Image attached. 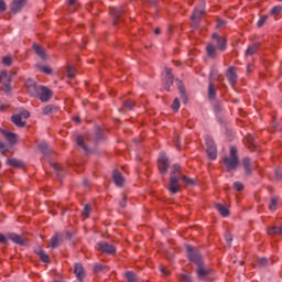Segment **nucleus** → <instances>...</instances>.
Listing matches in <instances>:
<instances>
[{"label":"nucleus","instance_id":"c9c22d12","mask_svg":"<svg viewBox=\"0 0 282 282\" xmlns=\"http://www.w3.org/2000/svg\"><path fill=\"white\" fill-rule=\"evenodd\" d=\"M181 180L188 186H195V181L193 178L186 177V175H183Z\"/></svg>","mask_w":282,"mask_h":282},{"label":"nucleus","instance_id":"4c0bfd02","mask_svg":"<svg viewBox=\"0 0 282 282\" xmlns=\"http://www.w3.org/2000/svg\"><path fill=\"white\" fill-rule=\"evenodd\" d=\"M281 11H282V7L276 6L271 9V14H272V17H276V15L281 14Z\"/></svg>","mask_w":282,"mask_h":282},{"label":"nucleus","instance_id":"69168bd1","mask_svg":"<svg viewBox=\"0 0 282 282\" xmlns=\"http://www.w3.org/2000/svg\"><path fill=\"white\" fill-rule=\"evenodd\" d=\"M100 138H102V133L100 132V130H98L97 131L96 142H100Z\"/></svg>","mask_w":282,"mask_h":282},{"label":"nucleus","instance_id":"b1692460","mask_svg":"<svg viewBox=\"0 0 282 282\" xmlns=\"http://www.w3.org/2000/svg\"><path fill=\"white\" fill-rule=\"evenodd\" d=\"M61 241H63V236L61 234H56L51 238V248H58V246H61Z\"/></svg>","mask_w":282,"mask_h":282},{"label":"nucleus","instance_id":"f8f14e48","mask_svg":"<svg viewBox=\"0 0 282 282\" xmlns=\"http://www.w3.org/2000/svg\"><path fill=\"white\" fill-rule=\"evenodd\" d=\"M226 77L228 78L230 85H232V87H235V85H237V80H239V78L237 77V69L235 68V66H230L227 69V74Z\"/></svg>","mask_w":282,"mask_h":282},{"label":"nucleus","instance_id":"13d9d810","mask_svg":"<svg viewBox=\"0 0 282 282\" xmlns=\"http://www.w3.org/2000/svg\"><path fill=\"white\" fill-rule=\"evenodd\" d=\"M234 188L236 191H242L243 189V185L240 182H236V183H234Z\"/></svg>","mask_w":282,"mask_h":282},{"label":"nucleus","instance_id":"20e7f679","mask_svg":"<svg viewBox=\"0 0 282 282\" xmlns=\"http://www.w3.org/2000/svg\"><path fill=\"white\" fill-rule=\"evenodd\" d=\"M186 251H187V257H188L189 261L195 263V265H197V268L199 265H204V260L202 258V253H199V251H197V249L193 248V246H191V245H187Z\"/></svg>","mask_w":282,"mask_h":282},{"label":"nucleus","instance_id":"de8ad7c7","mask_svg":"<svg viewBox=\"0 0 282 282\" xmlns=\"http://www.w3.org/2000/svg\"><path fill=\"white\" fill-rule=\"evenodd\" d=\"M123 107L126 109H129V111H131V109H133V107H134V104H133L132 100H127V101L123 102Z\"/></svg>","mask_w":282,"mask_h":282},{"label":"nucleus","instance_id":"6e6d98bb","mask_svg":"<svg viewBox=\"0 0 282 282\" xmlns=\"http://www.w3.org/2000/svg\"><path fill=\"white\" fill-rule=\"evenodd\" d=\"M258 263H259V265H261L263 268V267L268 265V259L260 258V259H258Z\"/></svg>","mask_w":282,"mask_h":282},{"label":"nucleus","instance_id":"338daca9","mask_svg":"<svg viewBox=\"0 0 282 282\" xmlns=\"http://www.w3.org/2000/svg\"><path fill=\"white\" fill-rule=\"evenodd\" d=\"M223 25H226V22H225V21H219V22L217 23V28H221Z\"/></svg>","mask_w":282,"mask_h":282},{"label":"nucleus","instance_id":"2eb2a0df","mask_svg":"<svg viewBox=\"0 0 282 282\" xmlns=\"http://www.w3.org/2000/svg\"><path fill=\"white\" fill-rule=\"evenodd\" d=\"M7 237L18 246H25V239H23V237H21L19 234L10 232L7 235Z\"/></svg>","mask_w":282,"mask_h":282},{"label":"nucleus","instance_id":"aec40b11","mask_svg":"<svg viewBox=\"0 0 282 282\" xmlns=\"http://www.w3.org/2000/svg\"><path fill=\"white\" fill-rule=\"evenodd\" d=\"M182 167L178 164H174L171 170L170 177H176V180H182Z\"/></svg>","mask_w":282,"mask_h":282},{"label":"nucleus","instance_id":"423d86ee","mask_svg":"<svg viewBox=\"0 0 282 282\" xmlns=\"http://www.w3.org/2000/svg\"><path fill=\"white\" fill-rule=\"evenodd\" d=\"M207 155L210 160H217V145L210 138H206Z\"/></svg>","mask_w":282,"mask_h":282},{"label":"nucleus","instance_id":"f3484780","mask_svg":"<svg viewBox=\"0 0 282 282\" xmlns=\"http://www.w3.org/2000/svg\"><path fill=\"white\" fill-rule=\"evenodd\" d=\"M196 273L198 279H206V276H208L210 274V269H207L206 267H204V264H200L197 267L196 269Z\"/></svg>","mask_w":282,"mask_h":282},{"label":"nucleus","instance_id":"393cba45","mask_svg":"<svg viewBox=\"0 0 282 282\" xmlns=\"http://www.w3.org/2000/svg\"><path fill=\"white\" fill-rule=\"evenodd\" d=\"M54 111H58V107H55L53 105H47L43 108L42 113L43 116H50V113H54Z\"/></svg>","mask_w":282,"mask_h":282},{"label":"nucleus","instance_id":"6e6552de","mask_svg":"<svg viewBox=\"0 0 282 282\" xmlns=\"http://www.w3.org/2000/svg\"><path fill=\"white\" fill-rule=\"evenodd\" d=\"M109 12L113 17V25H118V23L122 21V14H124V10H122V8L113 7L110 8Z\"/></svg>","mask_w":282,"mask_h":282},{"label":"nucleus","instance_id":"a19ab883","mask_svg":"<svg viewBox=\"0 0 282 282\" xmlns=\"http://www.w3.org/2000/svg\"><path fill=\"white\" fill-rule=\"evenodd\" d=\"M89 213H91V207H89V205H85L83 210V217L87 219L89 217Z\"/></svg>","mask_w":282,"mask_h":282},{"label":"nucleus","instance_id":"f704fd0d","mask_svg":"<svg viewBox=\"0 0 282 282\" xmlns=\"http://www.w3.org/2000/svg\"><path fill=\"white\" fill-rule=\"evenodd\" d=\"M53 169L57 171V177H63V165L59 163H54Z\"/></svg>","mask_w":282,"mask_h":282},{"label":"nucleus","instance_id":"ea45409f","mask_svg":"<svg viewBox=\"0 0 282 282\" xmlns=\"http://www.w3.org/2000/svg\"><path fill=\"white\" fill-rule=\"evenodd\" d=\"M76 76V69L72 66H68L67 68V77L68 78H75Z\"/></svg>","mask_w":282,"mask_h":282},{"label":"nucleus","instance_id":"2f4dec72","mask_svg":"<svg viewBox=\"0 0 282 282\" xmlns=\"http://www.w3.org/2000/svg\"><path fill=\"white\" fill-rule=\"evenodd\" d=\"M76 142H77L78 147H80L84 151H89V149L85 144V139H83L82 135L76 137Z\"/></svg>","mask_w":282,"mask_h":282},{"label":"nucleus","instance_id":"864d4df0","mask_svg":"<svg viewBox=\"0 0 282 282\" xmlns=\"http://www.w3.org/2000/svg\"><path fill=\"white\" fill-rule=\"evenodd\" d=\"M8 10V6L4 0H0V12H6Z\"/></svg>","mask_w":282,"mask_h":282},{"label":"nucleus","instance_id":"e2e57ef3","mask_svg":"<svg viewBox=\"0 0 282 282\" xmlns=\"http://www.w3.org/2000/svg\"><path fill=\"white\" fill-rule=\"evenodd\" d=\"M0 151H1L2 155H6V143L0 142Z\"/></svg>","mask_w":282,"mask_h":282},{"label":"nucleus","instance_id":"0e129e2a","mask_svg":"<svg viewBox=\"0 0 282 282\" xmlns=\"http://www.w3.org/2000/svg\"><path fill=\"white\" fill-rule=\"evenodd\" d=\"M8 107H10L9 105L2 104L0 102V111H6V109H8Z\"/></svg>","mask_w":282,"mask_h":282},{"label":"nucleus","instance_id":"dca6fc26","mask_svg":"<svg viewBox=\"0 0 282 282\" xmlns=\"http://www.w3.org/2000/svg\"><path fill=\"white\" fill-rule=\"evenodd\" d=\"M202 17H204V9H195L191 18L193 24L198 25L199 21H202Z\"/></svg>","mask_w":282,"mask_h":282},{"label":"nucleus","instance_id":"6ab92c4d","mask_svg":"<svg viewBox=\"0 0 282 282\" xmlns=\"http://www.w3.org/2000/svg\"><path fill=\"white\" fill-rule=\"evenodd\" d=\"M112 180H113L116 186L124 185V176H122V173H120V171L113 172Z\"/></svg>","mask_w":282,"mask_h":282},{"label":"nucleus","instance_id":"1a4fd4ad","mask_svg":"<svg viewBox=\"0 0 282 282\" xmlns=\"http://www.w3.org/2000/svg\"><path fill=\"white\" fill-rule=\"evenodd\" d=\"M180 178L176 176H170V184L167 187V191L172 193V195H176V193H180L181 186H180Z\"/></svg>","mask_w":282,"mask_h":282},{"label":"nucleus","instance_id":"72a5a7b5","mask_svg":"<svg viewBox=\"0 0 282 282\" xmlns=\"http://www.w3.org/2000/svg\"><path fill=\"white\" fill-rule=\"evenodd\" d=\"M37 254L41 261H43L44 263H50V256H47V253H45L43 250H40Z\"/></svg>","mask_w":282,"mask_h":282},{"label":"nucleus","instance_id":"bb28decb","mask_svg":"<svg viewBox=\"0 0 282 282\" xmlns=\"http://www.w3.org/2000/svg\"><path fill=\"white\" fill-rule=\"evenodd\" d=\"M216 208L223 217H228L230 215V210H228L223 204H216Z\"/></svg>","mask_w":282,"mask_h":282},{"label":"nucleus","instance_id":"cd10ccee","mask_svg":"<svg viewBox=\"0 0 282 282\" xmlns=\"http://www.w3.org/2000/svg\"><path fill=\"white\" fill-rule=\"evenodd\" d=\"M215 96H217V91L215 89V84L210 83L208 86V98L210 100H215Z\"/></svg>","mask_w":282,"mask_h":282},{"label":"nucleus","instance_id":"e433bc0d","mask_svg":"<svg viewBox=\"0 0 282 282\" xmlns=\"http://www.w3.org/2000/svg\"><path fill=\"white\" fill-rule=\"evenodd\" d=\"M180 282H191V275L188 273H183L178 276Z\"/></svg>","mask_w":282,"mask_h":282},{"label":"nucleus","instance_id":"774afa93","mask_svg":"<svg viewBox=\"0 0 282 282\" xmlns=\"http://www.w3.org/2000/svg\"><path fill=\"white\" fill-rule=\"evenodd\" d=\"M76 3V0H68V6H74Z\"/></svg>","mask_w":282,"mask_h":282},{"label":"nucleus","instance_id":"5701e85b","mask_svg":"<svg viewBox=\"0 0 282 282\" xmlns=\"http://www.w3.org/2000/svg\"><path fill=\"white\" fill-rule=\"evenodd\" d=\"M261 47V42H256L251 46H249L246 51V56H252L253 54H257V50Z\"/></svg>","mask_w":282,"mask_h":282},{"label":"nucleus","instance_id":"4468645a","mask_svg":"<svg viewBox=\"0 0 282 282\" xmlns=\"http://www.w3.org/2000/svg\"><path fill=\"white\" fill-rule=\"evenodd\" d=\"M74 274L77 281L83 282V279H85L86 276L85 268H83V264L75 263Z\"/></svg>","mask_w":282,"mask_h":282},{"label":"nucleus","instance_id":"37998d69","mask_svg":"<svg viewBox=\"0 0 282 282\" xmlns=\"http://www.w3.org/2000/svg\"><path fill=\"white\" fill-rule=\"evenodd\" d=\"M245 142H247L249 144V149H250V147H254V138H252V135H250V134H248L245 138Z\"/></svg>","mask_w":282,"mask_h":282},{"label":"nucleus","instance_id":"bf43d9fd","mask_svg":"<svg viewBox=\"0 0 282 282\" xmlns=\"http://www.w3.org/2000/svg\"><path fill=\"white\" fill-rule=\"evenodd\" d=\"M19 116H21V118H24L25 120H28V118H30V111L23 110L21 113H19Z\"/></svg>","mask_w":282,"mask_h":282},{"label":"nucleus","instance_id":"79ce46f5","mask_svg":"<svg viewBox=\"0 0 282 282\" xmlns=\"http://www.w3.org/2000/svg\"><path fill=\"white\" fill-rule=\"evenodd\" d=\"M2 91H4V94H7V96H9V94H11V91H12V87L10 86V84L4 83L2 86Z\"/></svg>","mask_w":282,"mask_h":282},{"label":"nucleus","instance_id":"a211bd4d","mask_svg":"<svg viewBox=\"0 0 282 282\" xmlns=\"http://www.w3.org/2000/svg\"><path fill=\"white\" fill-rule=\"evenodd\" d=\"M33 50L36 54V56H40L42 61H47V53H45V48H43L39 44H33Z\"/></svg>","mask_w":282,"mask_h":282},{"label":"nucleus","instance_id":"49530a36","mask_svg":"<svg viewBox=\"0 0 282 282\" xmlns=\"http://www.w3.org/2000/svg\"><path fill=\"white\" fill-rule=\"evenodd\" d=\"M265 21H268V15H262L258 21V28H263V25H265Z\"/></svg>","mask_w":282,"mask_h":282},{"label":"nucleus","instance_id":"0eeeda50","mask_svg":"<svg viewBox=\"0 0 282 282\" xmlns=\"http://www.w3.org/2000/svg\"><path fill=\"white\" fill-rule=\"evenodd\" d=\"M97 249L99 252H105L106 254H115L116 247L109 242L100 241L97 243Z\"/></svg>","mask_w":282,"mask_h":282},{"label":"nucleus","instance_id":"a878e982","mask_svg":"<svg viewBox=\"0 0 282 282\" xmlns=\"http://www.w3.org/2000/svg\"><path fill=\"white\" fill-rule=\"evenodd\" d=\"M278 206H279V196L271 197L269 203V210L274 212L276 210Z\"/></svg>","mask_w":282,"mask_h":282},{"label":"nucleus","instance_id":"f03ea898","mask_svg":"<svg viewBox=\"0 0 282 282\" xmlns=\"http://www.w3.org/2000/svg\"><path fill=\"white\" fill-rule=\"evenodd\" d=\"M212 39L213 42L208 43L206 46L207 56L209 58H217V50H219V52H225L226 47H228V41L217 33H214Z\"/></svg>","mask_w":282,"mask_h":282},{"label":"nucleus","instance_id":"4d7b16f0","mask_svg":"<svg viewBox=\"0 0 282 282\" xmlns=\"http://www.w3.org/2000/svg\"><path fill=\"white\" fill-rule=\"evenodd\" d=\"M102 270H105V267L102 264L94 265V272H102Z\"/></svg>","mask_w":282,"mask_h":282},{"label":"nucleus","instance_id":"c85d7f7f","mask_svg":"<svg viewBox=\"0 0 282 282\" xmlns=\"http://www.w3.org/2000/svg\"><path fill=\"white\" fill-rule=\"evenodd\" d=\"M39 149L43 155H47V153H50V144L47 142L40 143Z\"/></svg>","mask_w":282,"mask_h":282},{"label":"nucleus","instance_id":"7ed1b4c3","mask_svg":"<svg viewBox=\"0 0 282 282\" xmlns=\"http://www.w3.org/2000/svg\"><path fill=\"white\" fill-rule=\"evenodd\" d=\"M223 162L226 166L227 173H230V171H237V167L239 166V155L237 154V148L235 145L229 148V155L225 156Z\"/></svg>","mask_w":282,"mask_h":282},{"label":"nucleus","instance_id":"c03bdc74","mask_svg":"<svg viewBox=\"0 0 282 282\" xmlns=\"http://www.w3.org/2000/svg\"><path fill=\"white\" fill-rule=\"evenodd\" d=\"M6 80L8 83H10V77H8V73L1 72V74H0V83H6Z\"/></svg>","mask_w":282,"mask_h":282},{"label":"nucleus","instance_id":"3c124183","mask_svg":"<svg viewBox=\"0 0 282 282\" xmlns=\"http://www.w3.org/2000/svg\"><path fill=\"white\" fill-rule=\"evenodd\" d=\"M121 208H127V195H122L121 200L119 202Z\"/></svg>","mask_w":282,"mask_h":282},{"label":"nucleus","instance_id":"f257e3e1","mask_svg":"<svg viewBox=\"0 0 282 282\" xmlns=\"http://www.w3.org/2000/svg\"><path fill=\"white\" fill-rule=\"evenodd\" d=\"M25 86L31 96L39 97L42 102H47L52 98V90L50 88L37 85L32 79L26 80Z\"/></svg>","mask_w":282,"mask_h":282},{"label":"nucleus","instance_id":"603ef678","mask_svg":"<svg viewBox=\"0 0 282 282\" xmlns=\"http://www.w3.org/2000/svg\"><path fill=\"white\" fill-rule=\"evenodd\" d=\"M160 271L162 272V274H164V276H169V274H171V271H169V269H166V267L164 265L160 267Z\"/></svg>","mask_w":282,"mask_h":282},{"label":"nucleus","instance_id":"09e8293b","mask_svg":"<svg viewBox=\"0 0 282 282\" xmlns=\"http://www.w3.org/2000/svg\"><path fill=\"white\" fill-rule=\"evenodd\" d=\"M44 74H52V68L50 66H37Z\"/></svg>","mask_w":282,"mask_h":282},{"label":"nucleus","instance_id":"c756f323","mask_svg":"<svg viewBox=\"0 0 282 282\" xmlns=\"http://www.w3.org/2000/svg\"><path fill=\"white\" fill-rule=\"evenodd\" d=\"M7 164H9L10 166H14L15 169H21V166H23V163L17 159H9L7 161Z\"/></svg>","mask_w":282,"mask_h":282},{"label":"nucleus","instance_id":"5fc2aeb1","mask_svg":"<svg viewBox=\"0 0 282 282\" xmlns=\"http://www.w3.org/2000/svg\"><path fill=\"white\" fill-rule=\"evenodd\" d=\"M214 109H215L216 113H221V111H223L221 104L216 102L215 106H214Z\"/></svg>","mask_w":282,"mask_h":282},{"label":"nucleus","instance_id":"58836bf2","mask_svg":"<svg viewBox=\"0 0 282 282\" xmlns=\"http://www.w3.org/2000/svg\"><path fill=\"white\" fill-rule=\"evenodd\" d=\"M178 91L181 94V98L184 100V102H186V89L184 88V86L180 85L178 86Z\"/></svg>","mask_w":282,"mask_h":282},{"label":"nucleus","instance_id":"052dcab7","mask_svg":"<svg viewBox=\"0 0 282 282\" xmlns=\"http://www.w3.org/2000/svg\"><path fill=\"white\" fill-rule=\"evenodd\" d=\"M225 239H226V241H227L228 245L232 243V235L226 234V235H225Z\"/></svg>","mask_w":282,"mask_h":282},{"label":"nucleus","instance_id":"9d476101","mask_svg":"<svg viewBox=\"0 0 282 282\" xmlns=\"http://www.w3.org/2000/svg\"><path fill=\"white\" fill-rule=\"evenodd\" d=\"M164 72L165 75L163 77V83L165 85L166 91H171V86L173 85L174 80L173 73H171V68H165Z\"/></svg>","mask_w":282,"mask_h":282},{"label":"nucleus","instance_id":"9b49d317","mask_svg":"<svg viewBox=\"0 0 282 282\" xmlns=\"http://www.w3.org/2000/svg\"><path fill=\"white\" fill-rule=\"evenodd\" d=\"M25 3H28V0H13L11 3V12L13 14H17L25 8Z\"/></svg>","mask_w":282,"mask_h":282},{"label":"nucleus","instance_id":"412c9836","mask_svg":"<svg viewBox=\"0 0 282 282\" xmlns=\"http://www.w3.org/2000/svg\"><path fill=\"white\" fill-rule=\"evenodd\" d=\"M11 121L15 127H19L20 129H23L25 127V121H23L21 115H14L11 117Z\"/></svg>","mask_w":282,"mask_h":282},{"label":"nucleus","instance_id":"680f3d73","mask_svg":"<svg viewBox=\"0 0 282 282\" xmlns=\"http://www.w3.org/2000/svg\"><path fill=\"white\" fill-rule=\"evenodd\" d=\"M0 243H8V238L3 234H0Z\"/></svg>","mask_w":282,"mask_h":282},{"label":"nucleus","instance_id":"39448f33","mask_svg":"<svg viewBox=\"0 0 282 282\" xmlns=\"http://www.w3.org/2000/svg\"><path fill=\"white\" fill-rule=\"evenodd\" d=\"M169 158H166V154H161L158 160V167L161 175H166V173H169Z\"/></svg>","mask_w":282,"mask_h":282},{"label":"nucleus","instance_id":"7c9ffc66","mask_svg":"<svg viewBox=\"0 0 282 282\" xmlns=\"http://www.w3.org/2000/svg\"><path fill=\"white\" fill-rule=\"evenodd\" d=\"M126 279L128 282H138V275L133 271L126 272Z\"/></svg>","mask_w":282,"mask_h":282},{"label":"nucleus","instance_id":"473e14b6","mask_svg":"<svg viewBox=\"0 0 282 282\" xmlns=\"http://www.w3.org/2000/svg\"><path fill=\"white\" fill-rule=\"evenodd\" d=\"M268 235H282V226L281 227H271L268 229Z\"/></svg>","mask_w":282,"mask_h":282},{"label":"nucleus","instance_id":"a18cd8bd","mask_svg":"<svg viewBox=\"0 0 282 282\" xmlns=\"http://www.w3.org/2000/svg\"><path fill=\"white\" fill-rule=\"evenodd\" d=\"M172 109L173 111H180V99L175 98L173 104H172Z\"/></svg>","mask_w":282,"mask_h":282},{"label":"nucleus","instance_id":"8fccbe9b","mask_svg":"<svg viewBox=\"0 0 282 282\" xmlns=\"http://www.w3.org/2000/svg\"><path fill=\"white\" fill-rule=\"evenodd\" d=\"M2 63H3V65H7V66L12 65V57H10V56L3 57Z\"/></svg>","mask_w":282,"mask_h":282},{"label":"nucleus","instance_id":"ddd939ff","mask_svg":"<svg viewBox=\"0 0 282 282\" xmlns=\"http://www.w3.org/2000/svg\"><path fill=\"white\" fill-rule=\"evenodd\" d=\"M242 166L246 171V175H251L252 171L257 169V165L250 161V158H243L242 159Z\"/></svg>","mask_w":282,"mask_h":282},{"label":"nucleus","instance_id":"4be33fe9","mask_svg":"<svg viewBox=\"0 0 282 282\" xmlns=\"http://www.w3.org/2000/svg\"><path fill=\"white\" fill-rule=\"evenodd\" d=\"M2 135H4L6 140L10 142V144H15L17 142V134L9 132L8 130L1 131Z\"/></svg>","mask_w":282,"mask_h":282}]
</instances>
